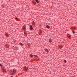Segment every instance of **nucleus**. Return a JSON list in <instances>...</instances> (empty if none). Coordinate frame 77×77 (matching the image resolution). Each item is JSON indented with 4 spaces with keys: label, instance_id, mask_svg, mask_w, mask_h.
<instances>
[{
    "label": "nucleus",
    "instance_id": "f257e3e1",
    "mask_svg": "<svg viewBox=\"0 0 77 77\" xmlns=\"http://www.w3.org/2000/svg\"><path fill=\"white\" fill-rule=\"evenodd\" d=\"M17 71V69H14L13 70H11V75H14V73L15 72Z\"/></svg>",
    "mask_w": 77,
    "mask_h": 77
},
{
    "label": "nucleus",
    "instance_id": "9b49d317",
    "mask_svg": "<svg viewBox=\"0 0 77 77\" xmlns=\"http://www.w3.org/2000/svg\"><path fill=\"white\" fill-rule=\"evenodd\" d=\"M5 36H7L8 37V36H9V35H8V34L6 33L5 34Z\"/></svg>",
    "mask_w": 77,
    "mask_h": 77
},
{
    "label": "nucleus",
    "instance_id": "7ed1b4c3",
    "mask_svg": "<svg viewBox=\"0 0 77 77\" xmlns=\"http://www.w3.org/2000/svg\"><path fill=\"white\" fill-rule=\"evenodd\" d=\"M30 27L29 28L30 30H33V27H32V25H30Z\"/></svg>",
    "mask_w": 77,
    "mask_h": 77
},
{
    "label": "nucleus",
    "instance_id": "423d86ee",
    "mask_svg": "<svg viewBox=\"0 0 77 77\" xmlns=\"http://www.w3.org/2000/svg\"><path fill=\"white\" fill-rule=\"evenodd\" d=\"M49 41L50 42H52V40L51 39H49Z\"/></svg>",
    "mask_w": 77,
    "mask_h": 77
},
{
    "label": "nucleus",
    "instance_id": "dca6fc26",
    "mask_svg": "<svg viewBox=\"0 0 77 77\" xmlns=\"http://www.w3.org/2000/svg\"><path fill=\"white\" fill-rule=\"evenodd\" d=\"M63 62H65V63H66V60H65Z\"/></svg>",
    "mask_w": 77,
    "mask_h": 77
},
{
    "label": "nucleus",
    "instance_id": "f3484780",
    "mask_svg": "<svg viewBox=\"0 0 77 77\" xmlns=\"http://www.w3.org/2000/svg\"><path fill=\"white\" fill-rule=\"evenodd\" d=\"M3 72H6V71H5V69H3Z\"/></svg>",
    "mask_w": 77,
    "mask_h": 77
},
{
    "label": "nucleus",
    "instance_id": "f03ea898",
    "mask_svg": "<svg viewBox=\"0 0 77 77\" xmlns=\"http://www.w3.org/2000/svg\"><path fill=\"white\" fill-rule=\"evenodd\" d=\"M44 50H45V51H46V52H47L48 53L49 52V51H48V49L47 48H45L44 49Z\"/></svg>",
    "mask_w": 77,
    "mask_h": 77
},
{
    "label": "nucleus",
    "instance_id": "1a4fd4ad",
    "mask_svg": "<svg viewBox=\"0 0 77 77\" xmlns=\"http://www.w3.org/2000/svg\"><path fill=\"white\" fill-rule=\"evenodd\" d=\"M33 56L34 57H35H35H38V56L36 55H33Z\"/></svg>",
    "mask_w": 77,
    "mask_h": 77
},
{
    "label": "nucleus",
    "instance_id": "ddd939ff",
    "mask_svg": "<svg viewBox=\"0 0 77 77\" xmlns=\"http://www.w3.org/2000/svg\"><path fill=\"white\" fill-rule=\"evenodd\" d=\"M72 31L73 34H74V33H75V31H74V30H72Z\"/></svg>",
    "mask_w": 77,
    "mask_h": 77
},
{
    "label": "nucleus",
    "instance_id": "2eb2a0df",
    "mask_svg": "<svg viewBox=\"0 0 77 77\" xmlns=\"http://www.w3.org/2000/svg\"><path fill=\"white\" fill-rule=\"evenodd\" d=\"M60 48V49H61V48H62V47H63L62 46H60L59 47Z\"/></svg>",
    "mask_w": 77,
    "mask_h": 77
},
{
    "label": "nucleus",
    "instance_id": "f8f14e48",
    "mask_svg": "<svg viewBox=\"0 0 77 77\" xmlns=\"http://www.w3.org/2000/svg\"><path fill=\"white\" fill-rule=\"evenodd\" d=\"M30 57H33V55L31 54L30 55Z\"/></svg>",
    "mask_w": 77,
    "mask_h": 77
},
{
    "label": "nucleus",
    "instance_id": "412c9836",
    "mask_svg": "<svg viewBox=\"0 0 77 77\" xmlns=\"http://www.w3.org/2000/svg\"><path fill=\"white\" fill-rule=\"evenodd\" d=\"M15 19H16V20H17V19H18V18H17V17H15Z\"/></svg>",
    "mask_w": 77,
    "mask_h": 77
},
{
    "label": "nucleus",
    "instance_id": "9d476101",
    "mask_svg": "<svg viewBox=\"0 0 77 77\" xmlns=\"http://www.w3.org/2000/svg\"><path fill=\"white\" fill-rule=\"evenodd\" d=\"M35 2L38 3H39V2L38 0H35Z\"/></svg>",
    "mask_w": 77,
    "mask_h": 77
},
{
    "label": "nucleus",
    "instance_id": "4468645a",
    "mask_svg": "<svg viewBox=\"0 0 77 77\" xmlns=\"http://www.w3.org/2000/svg\"><path fill=\"white\" fill-rule=\"evenodd\" d=\"M33 4H34V5H36V2H33Z\"/></svg>",
    "mask_w": 77,
    "mask_h": 77
},
{
    "label": "nucleus",
    "instance_id": "39448f33",
    "mask_svg": "<svg viewBox=\"0 0 77 77\" xmlns=\"http://www.w3.org/2000/svg\"><path fill=\"white\" fill-rule=\"evenodd\" d=\"M24 69L25 71H27L28 70V68H27V67H25Z\"/></svg>",
    "mask_w": 77,
    "mask_h": 77
},
{
    "label": "nucleus",
    "instance_id": "0eeeda50",
    "mask_svg": "<svg viewBox=\"0 0 77 77\" xmlns=\"http://www.w3.org/2000/svg\"><path fill=\"white\" fill-rule=\"evenodd\" d=\"M46 26L47 28L48 29H50V26H48V25H47Z\"/></svg>",
    "mask_w": 77,
    "mask_h": 77
},
{
    "label": "nucleus",
    "instance_id": "a211bd4d",
    "mask_svg": "<svg viewBox=\"0 0 77 77\" xmlns=\"http://www.w3.org/2000/svg\"><path fill=\"white\" fill-rule=\"evenodd\" d=\"M35 58L36 60H38L39 59V58Z\"/></svg>",
    "mask_w": 77,
    "mask_h": 77
},
{
    "label": "nucleus",
    "instance_id": "20e7f679",
    "mask_svg": "<svg viewBox=\"0 0 77 77\" xmlns=\"http://www.w3.org/2000/svg\"><path fill=\"white\" fill-rule=\"evenodd\" d=\"M39 33V35H41V34H42V31H41V30H40Z\"/></svg>",
    "mask_w": 77,
    "mask_h": 77
},
{
    "label": "nucleus",
    "instance_id": "6ab92c4d",
    "mask_svg": "<svg viewBox=\"0 0 77 77\" xmlns=\"http://www.w3.org/2000/svg\"><path fill=\"white\" fill-rule=\"evenodd\" d=\"M20 45H23V44L21 43H20Z\"/></svg>",
    "mask_w": 77,
    "mask_h": 77
},
{
    "label": "nucleus",
    "instance_id": "6e6552de",
    "mask_svg": "<svg viewBox=\"0 0 77 77\" xmlns=\"http://www.w3.org/2000/svg\"><path fill=\"white\" fill-rule=\"evenodd\" d=\"M23 29L24 30H26V26H23Z\"/></svg>",
    "mask_w": 77,
    "mask_h": 77
},
{
    "label": "nucleus",
    "instance_id": "aec40b11",
    "mask_svg": "<svg viewBox=\"0 0 77 77\" xmlns=\"http://www.w3.org/2000/svg\"><path fill=\"white\" fill-rule=\"evenodd\" d=\"M0 66H3V65H2V64H0Z\"/></svg>",
    "mask_w": 77,
    "mask_h": 77
}]
</instances>
